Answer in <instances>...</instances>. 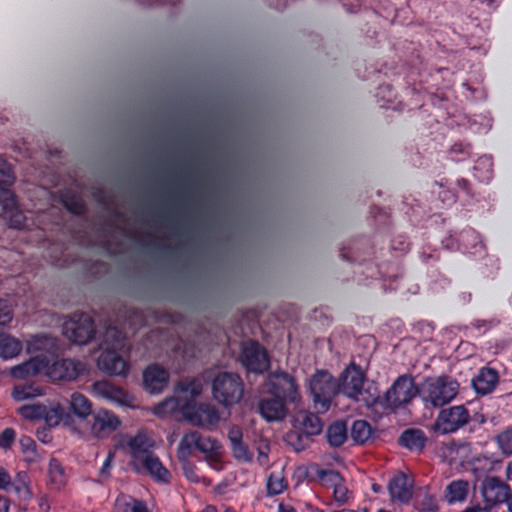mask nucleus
<instances>
[{
	"label": "nucleus",
	"instance_id": "59",
	"mask_svg": "<svg viewBox=\"0 0 512 512\" xmlns=\"http://www.w3.org/2000/svg\"><path fill=\"white\" fill-rule=\"evenodd\" d=\"M42 459L41 454L38 452L37 448L32 450L30 453L24 454V460L28 465H33L40 462Z\"/></svg>",
	"mask_w": 512,
	"mask_h": 512
},
{
	"label": "nucleus",
	"instance_id": "9",
	"mask_svg": "<svg viewBox=\"0 0 512 512\" xmlns=\"http://www.w3.org/2000/svg\"><path fill=\"white\" fill-rule=\"evenodd\" d=\"M16 180L13 173V181L10 184L0 182V207L4 219L7 220L10 228L22 229L26 223V217L18 204L16 194L11 190Z\"/></svg>",
	"mask_w": 512,
	"mask_h": 512
},
{
	"label": "nucleus",
	"instance_id": "41",
	"mask_svg": "<svg viewBox=\"0 0 512 512\" xmlns=\"http://www.w3.org/2000/svg\"><path fill=\"white\" fill-rule=\"evenodd\" d=\"M19 413L22 417L29 420H42L45 411V405L35 403L31 405H23L19 408Z\"/></svg>",
	"mask_w": 512,
	"mask_h": 512
},
{
	"label": "nucleus",
	"instance_id": "23",
	"mask_svg": "<svg viewBox=\"0 0 512 512\" xmlns=\"http://www.w3.org/2000/svg\"><path fill=\"white\" fill-rule=\"evenodd\" d=\"M294 421L296 428L311 437L320 434L323 429L320 417L309 411H299Z\"/></svg>",
	"mask_w": 512,
	"mask_h": 512
},
{
	"label": "nucleus",
	"instance_id": "18",
	"mask_svg": "<svg viewBox=\"0 0 512 512\" xmlns=\"http://www.w3.org/2000/svg\"><path fill=\"white\" fill-rule=\"evenodd\" d=\"M287 402L276 396L261 398L257 410L261 417L267 422H281L288 415Z\"/></svg>",
	"mask_w": 512,
	"mask_h": 512
},
{
	"label": "nucleus",
	"instance_id": "12",
	"mask_svg": "<svg viewBox=\"0 0 512 512\" xmlns=\"http://www.w3.org/2000/svg\"><path fill=\"white\" fill-rule=\"evenodd\" d=\"M220 448L219 442L210 436L202 435L198 431L186 432L177 448V454L191 456L193 450H197L207 456L212 455Z\"/></svg>",
	"mask_w": 512,
	"mask_h": 512
},
{
	"label": "nucleus",
	"instance_id": "36",
	"mask_svg": "<svg viewBox=\"0 0 512 512\" xmlns=\"http://www.w3.org/2000/svg\"><path fill=\"white\" fill-rule=\"evenodd\" d=\"M116 512H149L147 506L136 499H116Z\"/></svg>",
	"mask_w": 512,
	"mask_h": 512
},
{
	"label": "nucleus",
	"instance_id": "57",
	"mask_svg": "<svg viewBox=\"0 0 512 512\" xmlns=\"http://www.w3.org/2000/svg\"><path fill=\"white\" fill-rule=\"evenodd\" d=\"M11 485V477L9 473L3 468L0 467V489L8 491Z\"/></svg>",
	"mask_w": 512,
	"mask_h": 512
},
{
	"label": "nucleus",
	"instance_id": "19",
	"mask_svg": "<svg viewBox=\"0 0 512 512\" xmlns=\"http://www.w3.org/2000/svg\"><path fill=\"white\" fill-rule=\"evenodd\" d=\"M168 380V371L158 364L149 365L143 372L144 387L152 394L162 392L167 386Z\"/></svg>",
	"mask_w": 512,
	"mask_h": 512
},
{
	"label": "nucleus",
	"instance_id": "45",
	"mask_svg": "<svg viewBox=\"0 0 512 512\" xmlns=\"http://www.w3.org/2000/svg\"><path fill=\"white\" fill-rule=\"evenodd\" d=\"M320 480L331 485H337L341 479L340 474L331 469H321L317 472Z\"/></svg>",
	"mask_w": 512,
	"mask_h": 512
},
{
	"label": "nucleus",
	"instance_id": "15",
	"mask_svg": "<svg viewBox=\"0 0 512 512\" xmlns=\"http://www.w3.org/2000/svg\"><path fill=\"white\" fill-rule=\"evenodd\" d=\"M271 394L287 403L296 404L300 400L296 379L285 371H275L270 376Z\"/></svg>",
	"mask_w": 512,
	"mask_h": 512
},
{
	"label": "nucleus",
	"instance_id": "28",
	"mask_svg": "<svg viewBox=\"0 0 512 512\" xmlns=\"http://www.w3.org/2000/svg\"><path fill=\"white\" fill-rule=\"evenodd\" d=\"M70 409L73 414L82 422H87L93 414V407L91 401L83 394L74 392L69 400Z\"/></svg>",
	"mask_w": 512,
	"mask_h": 512
},
{
	"label": "nucleus",
	"instance_id": "2",
	"mask_svg": "<svg viewBox=\"0 0 512 512\" xmlns=\"http://www.w3.org/2000/svg\"><path fill=\"white\" fill-rule=\"evenodd\" d=\"M459 382L449 375L426 377L420 383L419 398L426 408H442L459 392Z\"/></svg>",
	"mask_w": 512,
	"mask_h": 512
},
{
	"label": "nucleus",
	"instance_id": "47",
	"mask_svg": "<svg viewBox=\"0 0 512 512\" xmlns=\"http://www.w3.org/2000/svg\"><path fill=\"white\" fill-rule=\"evenodd\" d=\"M16 433L12 428H6L0 433V447L8 449L11 447Z\"/></svg>",
	"mask_w": 512,
	"mask_h": 512
},
{
	"label": "nucleus",
	"instance_id": "43",
	"mask_svg": "<svg viewBox=\"0 0 512 512\" xmlns=\"http://www.w3.org/2000/svg\"><path fill=\"white\" fill-rule=\"evenodd\" d=\"M232 455L236 460L243 462H251L253 454L249 451L248 446L242 441L230 444Z\"/></svg>",
	"mask_w": 512,
	"mask_h": 512
},
{
	"label": "nucleus",
	"instance_id": "50",
	"mask_svg": "<svg viewBox=\"0 0 512 512\" xmlns=\"http://www.w3.org/2000/svg\"><path fill=\"white\" fill-rule=\"evenodd\" d=\"M421 512H438V505L431 495H426L420 503Z\"/></svg>",
	"mask_w": 512,
	"mask_h": 512
},
{
	"label": "nucleus",
	"instance_id": "16",
	"mask_svg": "<svg viewBox=\"0 0 512 512\" xmlns=\"http://www.w3.org/2000/svg\"><path fill=\"white\" fill-rule=\"evenodd\" d=\"M13 318L12 305L8 300H0V326L8 324ZM22 350L21 343L5 334H0V357L11 359L17 356Z\"/></svg>",
	"mask_w": 512,
	"mask_h": 512
},
{
	"label": "nucleus",
	"instance_id": "56",
	"mask_svg": "<svg viewBox=\"0 0 512 512\" xmlns=\"http://www.w3.org/2000/svg\"><path fill=\"white\" fill-rule=\"evenodd\" d=\"M269 451H270V447L268 444H264L258 448L257 461L261 466H265L268 463Z\"/></svg>",
	"mask_w": 512,
	"mask_h": 512
},
{
	"label": "nucleus",
	"instance_id": "32",
	"mask_svg": "<svg viewBox=\"0 0 512 512\" xmlns=\"http://www.w3.org/2000/svg\"><path fill=\"white\" fill-rule=\"evenodd\" d=\"M48 476L50 484L54 489L60 490L66 484V474L60 461L56 458H51L48 467Z\"/></svg>",
	"mask_w": 512,
	"mask_h": 512
},
{
	"label": "nucleus",
	"instance_id": "20",
	"mask_svg": "<svg viewBox=\"0 0 512 512\" xmlns=\"http://www.w3.org/2000/svg\"><path fill=\"white\" fill-rule=\"evenodd\" d=\"M388 491L392 499L408 503L413 495V483L405 473L398 472L389 480Z\"/></svg>",
	"mask_w": 512,
	"mask_h": 512
},
{
	"label": "nucleus",
	"instance_id": "35",
	"mask_svg": "<svg viewBox=\"0 0 512 512\" xmlns=\"http://www.w3.org/2000/svg\"><path fill=\"white\" fill-rule=\"evenodd\" d=\"M43 394L42 389L34 384H24L15 386L12 391V397L16 401H24Z\"/></svg>",
	"mask_w": 512,
	"mask_h": 512
},
{
	"label": "nucleus",
	"instance_id": "37",
	"mask_svg": "<svg viewBox=\"0 0 512 512\" xmlns=\"http://www.w3.org/2000/svg\"><path fill=\"white\" fill-rule=\"evenodd\" d=\"M177 457L181 464L183 474L187 480L193 483H198L200 481V477L197 474V467L190 461L191 456H183L182 454H177Z\"/></svg>",
	"mask_w": 512,
	"mask_h": 512
},
{
	"label": "nucleus",
	"instance_id": "49",
	"mask_svg": "<svg viewBox=\"0 0 512 512\" xmlns=\"http://www.w3.org/2000/svg\"><path fill=\"white\" fill-rule=\"evenodd\" d=\"M499 324V320L497 319H489V320H484V319H476L474 321L471 322V326L474 327L475 329H483V332H486L490 329H492L493 327L497 326Z\"/></svg>",
	"mask_w": 512,
	"mask_h": 512
},
{
	"label": "nucleus",
	"instance_id": "64",
	"mask_svg": "<svg viewBox=\"0 0 512 512\" xmlns=\"http://www.w3.org/2000/svg\"><path fill=\"white\" fill-rule=\"evenodd\" d=\"M278 512H297V511L291 505H286L284 503H280L278 505Z\"/></svg>",
	"mask_w": 512,
	"mask_h": 512
},
{
	"label": "nucleus",
	"instance_id": "46",
	"mask_svg": "<svg viewBox=\"0 0 512 512\" xmlns=\"http://www.w3.org/2000/svg\"><path fill=\"white\" fill-rule=\"evenodd\" d=\"M13 181V169L10 163L0 159V182L10 184Z\"/></svg>",
	"mask_w": 512,
	"mask_h": 512
},
{
	"label": "nucleus",
	"instance_id": "39",
	"mask_svg": "<svg viewBox=\"0 0 512 512\" xmlns=\"http://www.w3.org/2000/svg\"><path fill=\"white\" fill-rule=\"evenodd\" d=\"M311 436L302 431H293L287 434V441L293 446L294 450L300 452L304 450L311 441Z\"/></svg>",
	"mask_w": 512,
	"mask_h": 512
},
{
	"label": "nucleus",
	"instance_id": "17",
	"mask_svg": "<svg viewBox=\"0 0 512 512\" xmlns=\"http://www.w3.org/2000/svg\"><path fill=\"white\" fill-rule=\"evenodd\" d=\"M86 371V365L82 361L64 358L53 362L47 374L52 381H72Z\"/></svg>",
	"mask_w": 512,
	"mask_h": 512
},
{
	"label": "nucleus",
	"instance_id": "44",
	"mask_svg": "<svg viewBox=\"0 0 512 512\" xmlns=\"http://www.w3.org/2000/svg\"><path fill=\"white\" fill-rule=\"evenodd\" d=\"M492 161L487 157H481L476 161L474 166L475 172L481 171L482 174L478 175L481 181H488L492 177Z\"/></svg>",
	"mask_w": 512,
	"mask_h": 512
},
{
	"label": "nucleus",
	"instance_id": "42",
	"mask_svg": "<svg viewBox=\"0 0 512 512\" xmlns=\"http://www.w3.org/2000/svg\"><path fill=\"white\" fill-rule=\"evenodd\" d=\"M63 203L64 206L73 214L82 215L85 213V203L76 195L65 194L63 196Z\"/></svg>",
	"mask_w": 512,
	"mask_h": 512
},
{
	"label": "nucleus",
	"instance_id": "48",
	"mask_svg": "<svg viewBox=\"0 0 512 512\" xmlns=\"http://www.w3.org/2000/svg\"><path fill=\"white\" fill-rule=\"evenodd\" d=\"M96 393L108 399L111 392H116L114 386L107 381H97L93 384Z\"/></svg>",
	"mask_w": 512,
	"mask_h": 512
},
{
	"label": "nucleus",
	"instance_id": "38",
	"mask_svg": "<svg viewBox=\"0 0 512 512\" xmlns=\"http://www.w3.org/2000/svg\"><path fill=\"white\" fill-rule=\"evenodd\" d=\"M495 441L503 455H512V427H508L502 432H500L495 437Z\"/></svg>",
	"mask_w": 512,
	"mask_h": 512
},
{
	"label": "nucleus",
	"instance_id": "27",
	"mask_svg": "<svg viewBox=\"0 0 512 512\" xmlns=\"http://www.w3.org/2000/svg\"><path fill=\"white\" fill-rule=\"evenodd\" d=\"M456 241L457 249L464 253H476L483 247L479 233L472 228H465L459 232Z\"/></svg>",
	"mask_w": 512,
	"mask_h": 512
},
{
	"label": "nucleus",
	"instance_id": "34",
	"mask_svg": "<svg viewBox=\"0 0 512 512\" xmlns=\"http://www.w3.org/2000/svg\"><path fill=\"white\" fill-rule=\"evenodd\" d=\"M372 434L370 424L366 420H355L350 429L352 440L358 444L365 443Z\"/></svg>",
	"mask_w": 512,
	"mask_h": 512
},
{
	"label": "nucleus",
	"instance_id": "6",
	"mask_svg": "<svg viewBox=\"0 0 512 512\" xmlns=\"http://www.w3.org/2000/svg\"><path fill=\"white\" fill-rule=\"evenodd\" d=\"M420 384L417 386L411 375H400L386 391L381 405L388 409H397L419 396Z\"/></svg>",
	"mask_w": 512,
	"mask_h": 512
},
{
	"label": "nucleus",
	"instance_id": "21",
	"mask_svg": "<svg viewBox=\"0 0 512 512\" xmlns=\"http://www.w3.org/2000/svg\"><path fill=\"white\" fill-rule=\"evenodd\" d=\"M128 446L131 451L132 460L130 462L131 467L136 472H140V460L147 454H152L151 448L153 446L151 440L145 434H137L129 442Z\"/></svg>",
	"mask_w": 512,
	"mask_h": 512
},
{
	"label": "nucleus",
	"instance_id": "29",
	"mask_svg": "<svg viewBox=\"0 0 512 512\" xmlns=\"http://www.w3.org/2000/svg\"><path fill=\"white\" fill-rule=\"evenodd\" d=\"M31 480L27 472L20 471L11 480L10 488L13 489L14 493L20 501L28 502L33 497V492L30 487Z\"/></svg>",
	"mask_w": 512,
	"mask_h": 512
},
{
	"label": "nucleus",
	"instance_id": "61",
	"mask_svg": "<svg viewBox=\"0 0 512 512\" xmlns=\"http://www.w3.org/2000/svg\"><path fill=\"white\" fill-rule=\"evenodd\" d=\"M184 385H185V387H183L182 389L184 391H189L193 396H197L201 392V386L197 385L195 387V382L194 381H191L189 383H184Z\"/></svg>",
	"mask_w": 512,
	"mask_h": 512
},
{
	"label": "nucleus",
	"instance_id": "7",
	"mask_svg": "<svg viewBox=\"0 0 512 512\" xmlns=\"http://www.w3.org/2000/svg\"><path fill=\"white\" fill-rule=\"evenodd\" d=\"M183 417L192 425L212 430L220 421L218 409L210 403L187 402L181 407Z\"/></svg>",
	"mask_w": 512,
	"mask_h": 512
},
{
	"label": "nucleus",
	"instance_id": "26",
	"mask_svg": "<svg viewBox=\"0 0 512 512\" xmlns=\"http://www.w3.org/2000/svg\"><path fill=\"white\" fill-rule=\"evenodd\" d=\"M427 437L421 429L409 428L404 430L398 443L410 451H422L426 445Z\"/></svg>",
	"mask_w": 512,
	"mask_h": 512
},
{
	"label": "nucleus",
	"instance_id": "40",
	"mask_svg": "<svg viewBox=\"0 0 512 512\" xmlns=\"http://www.w3.org/2000/svg\"><path fill=\"white\" fill-rule=\"evenodd\" d=\"M287 484L284 477L280 473L272 472L267 479L268 495H278L282 493Z\"/></svg>",
	"mask_w": 512,
	"mask_h": 512
},
{
	"label": "nucleus",
	"instance_id": "63",
	"mask_svg": "<svg viewBox=\"0 0 512 512\" xmlns=\"http://www.w3.org/2000/svg\"><path fill=\"white\" fill-rule=\"evenodd\" d=\"M10 501L6 497L0 496V512H9Z\"/></svg>",
	"mask_w": 512,
	"mask_h": 512
},
{
	"label": "nucleus",
	"instance_id": "11",
	"mask_svg": "<svg viewBox=\"0 0 512 512\" xmlns=\"http://www.w3.org/2000/svg\"><path fill=\"white\" fill-rule=\"evenodd\" d=\"M240 361L248 372L255 374H262L270 367L268 352L257 341L243 343Z\"/></svg>",
	"mask_w": 512,
	"mask_h": 512
},
{
	"label": "nucleus",
	"instance_id": "30",
	"mask_svg": "<svg viewBox=\"0 0 512 512\" xmlns=\"http://www.w3.org/2000/svg\"><path fill=\"white\" fill-rule=\"evenodd\" d=\"M42 420H44L48 426L55 427L61 421H64L65 424H69L71 416L65 413L64 408L59 403H51L48 406L45 405Z\"/></svg>",
	"mask_w": 512,
	"mask_h": 512
},
{
	"label": "nucleus",
	"instance_id": "5",
	"mask_svg": "<svg viewBox=\"0 0 512 512\" xmlns=\"http://www.w3.org/2000/svg\"><path fill=\"white\" fill-rule=\"evenodd\" d=\"M243 392V381L236 373L221 372L212 381L213 397L225 407L238 403L242 399Z\"/></svg>",
	"mask_w": 512,
	"mask_h": 512
},
{
	"label": "nucleus",
	"instance_id": "58",
	"mask_svg": "<svg viewBox=\"0 0 512 512\" xmlns=\"http://www.w3.org/2000/svg\"><path fill=\"white\" fill-rule=\"evenodd\" d=\"M456 184H457L459 192H462L463 194H465L469 197H473L470 182L467 179H464V178L458 179Z\"/></svg>",
	"mask_w": 512,
	"mask_h": 512
},
{
	"label": "nucleus",
	"instance_id": "51",
	"mask_svg": "<svg viewBox=\"0 0 512 512\" xmlns=\"http://www.w3.org/2000/svg\"><path fill=\"white\" fill-rule=\"evenodd\" d=\"M19 445L23 454L30 453L37 448L36 442L31 437L25 435L19 439Z\"/></svg>",
	"mask_w": 512,
	"mask_h": 512
},
{
	"label": "nucleus",
	"instance_id": "22",
	"mask_svg": "<svg viewBox=\"0 0 512 512\" xmlns=\"http://www.w3.org/2000/svg\"><path fill=\"white\" fill-rule=\"evenodd\" d=\"M144 468L148 474L159 483H169L171 474L164 467L159 457L155 454H147L140 460V470Z\"/></svg>",
	"mask_w": 512,
	"mask_h": 512
},
{
	"label": "nucleus",
	"instance_id": "3",
	"mask_svg": "<svg viewBox=\"0 0 512 512\" xmlns=\"http://www.w3.org/2000/svg\"><path fill=\"white\" fill-rule=\"evenodd\" d=\"M125 344V337L117 328H108L104 335L103 351L97 360L100 370L116 376H125L129 372L128 363L118 354L117 350Z\"/></svg>",
	"mask_w": 512,
	"mask_h": 512
},
{
	"label": "nucleus",
	"instance_id": "4",
	"mask_svg": "<svg viewBox=\"0 0 512 512\" xmlns=\"http://www.w3.org/2000/svg\"><path fill=\"white\" fill-rule=\"evenodd\" d=\"M309 391L317 413L323 414L330 409L334 397L339 394V386L329 371L320 369L311 375Z\"/></svg>",
	"mask_w": 512,
	"mask_h": 512
},
{
	"label": "nucleus",
	"instance_id": "1",
	"mask_svg": "<svg viewBox=\"0 0 512 512\" xmlns=\"http://www.w3.org/2000/svg\"><path fill=\"white\" fill-rule=\"evenodd\" d=\"M365 380L366 374L361 366L352 361L337 379L339 393L355 402H362L365 406L372 407L380 401L379 391L372 385L364 388Z\"/></svg>",
	"mask_w": 512,
	"mask_h": 512
},
{
	"label": "nucleus",
	"instance_id": "10",
	"mask_svg": "<svg viewBox=\"0 0 512 512\" xmlns=\"http://www.w3.org/2000/svg\"><path fill=\"white\" fill-rule=\"evenodd\" d=\"M63 335L72 343L84 345L95 335V324L86 314L73 316L63 325Z\"/></svg>",
	"mask_w": 512,
	"mask_h": 512
},
{
	"label": "nucleus",
	"instance_id": "60",
	"mask_svg": "<svg viewBox=\"0 0 512 512\" xmlns=\"http://www.w3.org/2000/svg\"><path fill=\"white\" fill-rule=\"evenodd\" d=\"M471 149L472 147L470 144L457 143L452 146L451 152L461 153L465 156H469L471 154Z\"/></svg>",
	"mask_w": 512,
	"mask_h": 512
},
{
	"label": "nucleus",
	"instance_id": "31",
	"mask_svg": "<svg viewBox=\"0 0 512 512\" xmlns=\"http://www.w3.org/2000/svg\"><path fill=\"white\" fill-rule=\"evenodd\" d=\"M469 483L466 480H454L445 488V499L448 503L462 502L467 498Z\"/></svg>",
	"mask_w": 512,
	"mask_h": 512
},
{
	"label": "nucleus",
	"instance_id": "24",
	"mask_svg": "<svg viewBox=\"0 0 512 512\" xmlns=\"http://www.w3.org/2000/svg\"><path fill=\"white\" fill-rule=\"evenodd\" d=\"M498 380L499 376L496 370L482 368L478 375L472 380V385L477 394L486 395L495 389Z\"/></svg>",
	"mask_w": 512,
	"mask_h": 512
},
{
	"label": "nucleus",
	"instance_id": "52",
	"mask_svg": "<svg viewBox=\"0 0 512 512\" xmlns=\"http://www.w3.org/2000/svg\"><path fill=\"white\" fill-rule=\"evenodd\" d=\"M113 459H114V453L113 452H109L107 454V456H106V459L104 460V462L102 464V467L99 470V475L102 478L106 479V478L110 477V470H111V467H112Z\"/></svg>",
	"mask_w": 512,
	"mask_h": 512
},
{
	"label": "nucleus",
	"instance_id": "14",
	"mask_svg": "<svg viewBox=\"0 0 512 512\" xmlns=\"http://www.w3.org/2000/svg\"><path fill=\"white\" fill-rule=\"evenodd\" d=\"M481 495L491 509L508 502L512 492L510 486L497 476H486L480 485Z\"/></svg>",
	"mask_w": 512,
	"mask_h": 512
},
{
	"label": "nucleus",
	"instance_id": "62",
	"mask_svg": "<svg viewBox=\"0 0 512 512\" xmlns=\"http://www.w3.org/2000/svg\"><path fill=\"white\" fill-rule=\"evenodd\" d=\"M50 338L46 335H36L34 337V344L37 349H44L45 342L49 341Z\"/></svg>",
	"mask_w": 512,
	"mask_h": 512
},
{
	"label": "nucleus",
	"instance_id": "25",
	"mask_svg": "<svg viewBox=\"0 0 512 512\" xmlns=\"http://www.w3.org/2000/svg\"><path fill=\"white\" fill-rule=\"evenodd\" d=\"M46 366L44 358L33 357L19 365L13 366L10 370L12 377L24 379L39 374Z\"/></svg>",
	"mask_w": 512,
	"mask_h": 512
},
{
	"label": "nucleus",
	"instance_id": "55",
	"mask_svg": "<svg viewBox=\"0 0 512 512\" xmlns=\"http://www.w3.org/2000/svg\"><path fill=\"white\" fill-rule=\"evenodd\" d=\"M114 390L116 392H114V391L111 392L108 399L115 401L119 404H126L127 394L124 392V390L121 388L115 387V386H114Z\"/></svg>",
	"mask_w": 512,
	"mask_h": 512
},
{
	"label": "nucleus",
	"instance_id": "53",
	"mask_svg": "<svg viewBox=\"0 0 512 512\" xmlns=\"http://www.w3.org/2000/svg\"><path fill=\"white\" fill-rule=\"evenodd\" d=\"M348 489L342 485L334 486V499L338 504H344L347 501Z\"/></svg>",
	"mask_w": 512,
	"mask_h": 512
},
{
	"label": "nucleus",
	"instance_id": "33",
	"mask_svg": "<svg viewBox=\"0 0 512 512\" xmlns=\"http://www.w3.org/2000/svg\"><path fill=\"white\" fill-rule=\"evenodd\" d=\"M328 443L333 447L341 446L347 439V427L344 422L337 421L331 424L326 432Z\"/></svg>",
	"mask_w": 512,
	"mask_h": 512
},
{
	"label": "nucleus",
	"instance_id": "13",
	"mask_svg": "<svg viewBox=\"0 0 512 512\" xmlns=\"http://www.w3.org/2000/svg\"><path fill=\"white\" fill-rule=\"evenodd\" d=\"M85 424L91 436L104 439L119 428L121 421L113 412L99 409L93 412Z\"/></svg>",
	"mask_w": 512,
	"mask_h": 512
},
{
	"label": "nucleus",
	"instance_id": "54",
	"mask_svg": "<svg viewBox=\"0 0 512 512\" xmlns=\"http://www.w3.org/2000/svg\"><path fill=\"white\" fill-rule=\"evenodd\" d=\"M230 444L243 440V432L240 426L232 425L228 430Z\"/></svg>",
	"mask_w": 512,
	"mask_h": 512
},
{
	"label": "nucleus",
	"instance_id": "8",
	"mask_svg": "<svg viewBox=\"0 0 512 512\" xmlns=\"http://www.w3.org/2000/svg\"><path fill=\"white\" fill-rule=\"evenodd\" d=\"M471 416L464 405H455L442 409L432 426L436 433L445 435L455 433L470 422Z\"/></svg>",
	"mask_w": 512,
	"mask_h": 512
}]
</instances>
